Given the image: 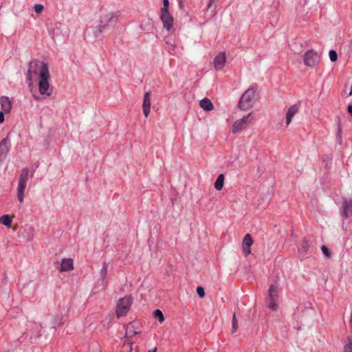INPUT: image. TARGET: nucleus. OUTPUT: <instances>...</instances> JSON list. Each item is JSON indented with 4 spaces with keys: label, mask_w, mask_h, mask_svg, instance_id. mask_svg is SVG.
Returning a JSON list of instances; mask_svg holds the SVG:
<instances>
[{
    "label": "nucleus",
    "mask_w": 352,
    "mask_h": 352,
    "mask_svg": "<svg viewBox=\"0 0 352 352\" xmlns=\"http://www.w3.org/2000/svg\"><path fill=\"white\" fill-rule=\"evenodd\" d=\"M121 16L120 11H105L100 16L99 23L95 28L90 27L86 30V35L89 36L91 34L94 37H97L100 34L107 30L111 26H114Z\"/></svg>",
    "instance_id": "nucleus-2"
},
{
    "label": "nucleus",
    "mask_w": 352,
    "mask_h": 352,
    "mask_svg": "<svg viewBox=\"0 0 352 352\" xmlns=\"http://www.w3.org/2000/svg\"><path fill=\"white\" fill-rule=\"evenodd\" d=\"M160 19L163 23V27L167 31H170L173 26V17L169 10L160 9Z\"/></svg>",
    "instance_id": "nucleus-9"
},
{
    "label": "nucleus",
    "mask_w": 352,
    "mask_h": 352,
    "mask_svg": "<svg viewBox=\"0 0 352 352\" xmlns=\"http://www.w3.org/2000/svg\"><path fill=\"white\" fill-rule=\"evenodd\" d=\"M43 10V6L41 4H36L34 6V10L36 13H40Z\"/></svg>",
    "instance_id": "nucleus-29"
},
{
    "label": "nucleus",
    "mask_w": 352,
    "mask_h": 352,
    "mask_svg": "<svg viewBox=\"0 0 352 352\" xmlns=\"http://www.w3.org/2000/svg\"><path fill=\"white\" fill-rule=\"evenodd\" d=\"M197 294L200 298H204L205 296V291L204 289L199 286L197 287Z\"/></svg>",
    "instance_id": "nucleus-28"
},
{
    "label": "nucleus",
    "mask_w": 352,
    "mask_h": 352,
    "mask_svg": "<svg viewBox=\"0 0 352 352\" xmlns=\"http://www.w3.org/2000/svg\"><path fill=\"white\" fill-rule=\"evenodd\" d=\"M155 318H157L160 322H162L164 320V317L162 312L160 309L155 310L153 313Z\"/></svg>",
    "instance_id": "nucleus-23"
},
{
    "label": "nucleus",
    "mask_w": 352,
    "mask_h": 352,
    "mask_svg": "<svg viewBox=\"0 0 352 352\" xmlns=\"http://www.w3.org/2000/svg\"><path fill=\"white\" fill-rule=\"evenodd\" d=\"M34 98L36 99V100H39V97L36 95H34Z\"/></svg>",
    "instance_id": "nucleus-38"
},
{
    "label": "nucleus",
    "mask_w": 352,
    "mask_h": 352,
    "mask_svg": "<svg viewBox=\"0 0 352 352\" xmlns=\"http://www.w3.org/2000/svg\"><path fill=\"white\" fill-rule=\"evenodd\" d=\"M143 113L146 118H147L150 113L151 109V94L150 92H146L144 95L143 103H142Z\"/></svg>",
    "instance_id": "nucleus-15"
},
{
    "label": "nucleus",
    "mask_w": 352,
    "mask_h": 352,
    "mask_svg": "<svg viewBox=\"0 0 352 352\" xmlns=\"http://www.w3.org/2000/svg\"><path fill=\"white\" fill-rule=\"evenodd\" d=\"M28 175L29 170L28 168H24L21 170L17 186V199L21 204L23 202L24 192L27 186Z\"/></svg>",
    "instance_id": "nucleus-4"
},
{
    "label": "nucleus",
    "mask_w": 352,
    "mask_h": 352,
    "mask_svg": "<svg viewBox=\"0 0 352 352\" xmlns=\"http://www.w3.org/2000/svg\"><path fill=\"white\" fill-rule=\"evenodd\" d=\"M342 215L344 219H347L352 213V199H344L342 206Z\"/></svg>",
    "instance_id": "nucleus-13"
},
{
    "label": "nucleus",
    "mask_w": 352,
    "mask_h": 352,
    "mask_svg": "<svg viewBox=\"0 0 352 352\" xmlns=\"http://www.w3.org/2000/svg\"><path fill=\"white\" fill-rule=\"evenodd\" d=\"M0 223L10 227L12 223V219L8 214H4L0 217Z\"/></svg>",
    "instance_id": "nucleus-22"
},
{
    "label": "nucleus",
    "mask_w": 352,
    "mask_h": 352,
    "mask_svg": "<svg viewBox=\"0 0 352 352\" xmlns=\"http://www.w3.org/2000/svg\"><path fill=\"white\" fill-rule=\"evenodd\" d=\"M49 32H50V34L51 37L53 39H54V33L52 31H51V30H49Z\"/></svg>",
    "instance_id": "nucleus-35"
},
{
    "label": "nucleus",
    "mask_w": 352,
    "mask_h": 352,
    "mask_svg": "<svg viewBox=\"0 0 352 352\" xmlns=\"http://www.w3.org/2000/svg\"><path fill=\"white\" fill-rule=\"evenodd\" d=\"M298 109H299V105L297 104H295L292 106H291L287 111V113H286V124L287 125H289L292 120V118L294 117V115L296 114V113L298 111Z\"/></svg>",
    "instance_id": "nucleus-17"
},
{
    "label": "nucleus",
    "mask_w": 352,
    "mask_h": 352,
    "mask_svg": "<svg viewBox=\"0 0 352 352\" xmlns=\"http://www.w3.org/2000/svg\"><path fill=\"white\" fill-rule=\"evenodd\" d=\"M166 43H167L168 49L169 51H173L175 49L176 45L175 43H170L169 41H167Z\"/></svg>",
    "instance_id": "nucleus-30"
},
{
    "label": "nucleus",
    "mask_w": 352,
    "mask_h": 352,
    "mask_svg": "<svg viewBox=\"0 0 352 352\" xmlns=\"http://www.w3.org/2000/svg\"><path fill=\"white\" fill-rule=\"evenodd\" d=\"M108 265L109 264L107 262L104 261L102 263V267L100 272V277L102 283L105 281L107 276Z\"/></svg>",
    "instance_id": "nucleus-20"
},
{
    "label": "nucleus",
    "mask_w": 352,
    "mask_h": 352,
    "mask_svg": "<svg viewBox=\"0 0 352 352\" xmlns=\"http://www.w3.org/2000/svg\"><path fill=\"white\" fill-rule=\"evenodd\" d=\"M238 328V322L236 317V314H234L232 316V332L235 333Z\"/></svg>",
    "instance_id": "nucleus-25"
},
{
    "label": "nucleus",
    "mask_w": 352,
    "mask_h": 352,
    "mask_svg": "<svg viewBox=\"0 0 352 352\" xmlns=\"http://www.w3.org/2000/svg\"><path fill=\"white\" fill-rule=\"evenodd\" d=\"M226 58L224 52H220L214 59V67L217 70H221L226 64Z\"/></svg>",
    "instance_id": "nucleus-14"
},
{
    "label": "nucleus",
    "mask_w": 352,
    "mask_h": 352,
    "mask_svg": "<svg viewBox=\"0 0 352 352\" xmlns=\"http://www.w3.org/2000/svg\"><path fill=\"white\" fill-rule=\"evenodd\" d=\"M0 104L2 111L5 113H9L12 108V102L7 96H1L0 98Z\"/></svg>",
    "instance_id": "nucleus-18"
},
{
    "label": "nucleus",
    "mask_w": 352,
    "mask_h": 352,
    "mask_svg": "<svg viewBox=\"0 0 352 352\" xmlns=\"http://www.w3.org/2000/svg\"><path fill=\"white\" fill-rule=\"evenodd\" d=\"M348 111L352 115V107L351 106L348 107Z\"/></svg>",
    "instance_id": "nucleus-37"
},
{
    "label": "nucleus",
    "mask_w": 352,
    "mask_h": 352,
    "mask_svg": "<svg viewBox=\"0 0 352 352\" xmlns=\"http://www.w3.org/2000/svg\"><path fill=\"white\" fill-rule=\"evenodd\" d=\"M253 244V239L250 234H246L242 241V250L246 256L251 254V246Z\"/></svg>",
    "instance_id": "nucleus-11"
},
{
    "label": "nucleus",
    "mask_w": 352,
    "mask_h": 352,
    "mask_svg": "<svg viewBox=\"0 0 352 352\" xmlns=\"http://www.w3.org/2000/svg\"><path fill=\"white\" fill-rule=\"evenodd\" d=\"M217 1V0H210L208 7L210 8L212 6V4Z\"/></svg>",
    "instance_id": "nucleus-34"
},
{
    "label": "nucleus",
    "mask_w": 352,
    "mask_h": 352,
    "mask_svg": "<svg viewBox=\"0 0 352 352\" xmlns=\"http://www.w3.org/2000/svg\"><path fill=\"white\" fill-rule=\"evenodd\" d=\"M298 256L300 259H305L308 258V251L309 249V244L308 240L305 238L298 245Z\"/></svg>",
    "instance_id": "nucleus-12"
},
{
    "label": "nucleus",
    "mask_w": 352,
    "mask_h": 352,
    "mask_svg": "<svg viewBox=\"0 0 352 352\" xmlns=\"http://www.w3.org/2000/svg\"><path fill=\"white\" fill-rule=\"evenodd\" d=\"M148 352H157V347H155L153 349H149Z\"/></svg>",
    "instance_id": "nucleus-36"
},
{
    "label": "nucleus",
    "mask_w": 352,
    "mask_h": 352,
    "mask_svg": "<svg viewBox=\"0 0 352 352\" xmlns=\"http://www.w3.org/2000/svg\"><path fill=\"white\" fill-rule=\"evenodd\" d=\"M224 184V176L223 174H220L214 182V188L217 190H221L223 187Z\"/></svg>",
    "instance_id": "nucleus-21"
},
{
    "label": "nucleus",
    "mask_w": 352,
    "mask_h": 352,
    "mask_svg": "<svg viewBox=\"0 0 352 352\" xmlns=\"http://www.w3.org/2000/svg\"><path fill=\"white\" fill-rule=\"evenodd\" d=\"M35 75H38L39 78V94L45 98L51 96L53 87L50 84V75L47 63L38 60L30 62L26 74L27 82L29 87L32 86V80Z\"/></svg>",
    "instance_id": "nucleus-1"
},
{
    "label": "nucleus",
    "mask_w": 352,
    "mask_h": 352,
    "mask_svg": "<svg viewBox=\"0 0 352 352\" xmlns=\"http://www.w3.org/2000/svg\"><path fill=\"white\" fill-rule=\"evenodd\" d=\"M278 291L274 285H272L268 290V296L267 298V303L268 307L272 311H276L278 309Z\"/></svg>",
    "instance_id": "nucleus-8"
},
{
    "label": "nucleus",
    "mask_w": 352,
    "mask_h": 352,
    "mask_svg": "<svg viewBox=\"0 0 352 352\" xmlns=\"http://www.w3.org/2000/svg\"><path fill=\"white\" fill-rule=\"evenodd\" d=\"M329 55V58L332 62L336 61L338 58V55L335 50H330Z\"/></svg>",
    "instance_id": "nucleus-27"
},
{
    "label": "nucleus",
    "mask_w": 352,
    "mask_h": 352,
    "mask_svg": "<svg viewBox=\"0 0 352 352\" xmlns=\"http://www.w3.org/2000/svg\"><path fill=\"white\" fill-rule=\"evenodd\" d=\"M132 328H133V326L131 324L127 325L126 329V336L131 337L133 335L138 333V331H133L132 329Z\"/></svg>",
    "instance_id": "nucleus-24"
},
{
    "label": "nucleus",
    "mask_w": 352,
    "mask_h": 352,
    "mask_svg": "<svg viewBox=\"0 0 352 352\" xmlns=\"http://www.w3.org/2000/svg\"><path fill=\"white\" fill-rule=\"evenodd\" d=\"M3 121H4L3 111H0V123H2Z\"/></svg>",
    "instance_id": "nucleus-33"
},
{
    "label": "nucleus",
    "mask_w": 352,
    "mask_h": 352,
    "mask_svg": "<svg viewBox=\"0 0 352 352\" xmlns=\"http://www.w3.org/2000/svg\"><path fill=\"white\" fill-rule=\"evenodd\" d=\"M74 270V262L72 258H63L60 263V272H69Z\"/></svg>",
    "instance_id": "nucleus-16"
},
{
    "label": "nucleus",
    "mask_w": 352,
    "mask_h": 352,
    "mask_svg": "<svg viewBox=\"0 0 352 352\" xmlns=\"http://www.w3.org/2000/svg\"><path fill=\"white\" fill-rule=\"evenodd\" d=\"M253 120L252 113H250L241 119L236 120L232 126V132L234 134L239 133L241 130L247 128Z\"/></svg>",
    "instance_id": "nucleus-5"
},
{
    "label": "nucleus",
    "mask_w": 352,
    "mask_h": 352,
    "mask_svg": "<svg viewBox=\"0 0 352 352\" xmlns=\"http://www.w3.org/2000/svg\"><path fill=\"white\" fill-rule=\"evenodd\" d=\"M321 250L323 253V254L327 257V258H330L331 256V252L330 251V250L328 248V247L325 246V245H322L321 247Z\"/></svg>",
    "instance_id": "nucleus-26"
},
{
    "label": "nucleus",
    "mask_w": 352,
    "mask_h": 352,
    "mask_svg": "<svg viewBox=\"0 0 352 352\" xmlns=\"http://www.w3.org/2000/svg\"><path fill=\"white\" fill-rule=\"evenodd\" d=\"M10 140L8 138H3L0 142V164L6 160L10 148Z\"/></svg>",
    "instance_id": "nucleus-10"
},
{
    "label": "nucleus",
    "mask_w": 352,
    "mask_h": 352,
    "mask_svg": "<svg viewBox=\"0 0 352 352\" xmlns=\"http://www.w3.org/2000/svg\"><path fill=\"white\" fill-rule=\"evenodd\" d=\"M320 61V55L314 50L305 52L304 55V63L307 67H314Z\"/></svg>",
    "instance_id": "nucleus-7"
},
{
    "label": "nucleus",
    "mask_w": 352,
    "mask_h": 352,
    "mask_svg": "<svg viewBox=\"0 0 352 352\" xmlns=\"http://www.w3.org/2000/svg\"><path fill=\"white\" fill-rule=\"evenodd\" d=\"M199 106L205 111H210L214 109L213 104L207 98H203L199 101Z\"/></svg>",
    "instance_id": "nucleus-19"
},
{
    "label": "nucleus",
    "mask_w": 352,
    "mask_h": 352,
    "mask_svg": "<svg viewBox=\"0 0 352 352\" xmlns=\"http://www.w3.org/2000/svg\"><path fill=\"white\" fill-rule=\"evenodd\" d=\"M131 305V299L129 296L120 298L117 303V317L124 316L129 311Z\"/></svg>",
    "instance_id": "nucleus-6"
},
{
    "label": "nucleus",
    "mask_w": 352,
    "mask_h": 352,
    "mask_svg": "<svg viewBox=\"0 0 352 352\" xmlns=\"http://www.w3.org/2000/svg\"><path fill=\"white\" fill-rule=\"evenodd\" d=\"M258 100V97L256 88L251 87L241 96L238 103V107L242 111H247L252 108Z\"/></svg>",
    "instance_id": "nucleus-3"
},
{
    "label": "nucleus",
    "mask_w": 352,
    "mask_h": 352,
    "mask_svg": "<svg viewBox=\"0 0 352 352\" xmlns=\"http://www.w3.org/2000/svg\"><path fill=\"white\" fill-rule=\"evenodd\" d=\"M344 352H352V344L349 343L344 346Z\"/></svg>",
    "instance_id": "nucleus-32"
},
{
    "label": "nucleus",
    "mask_w": 352,
    "mask_h": 352,
    "mask_svg": "<svg viewBox=\"0 0 352 352\" xmlns=\"http://www.w3.org/2000/svg\"><path fill=\"white\" fill-rule=\"evenodd\" d=\"M163 1V7L161 9H165L166 10H169V1L168 0H162Z\"/></svg>",
    "instance_id": "nucleus-31"
}]
</instances>
